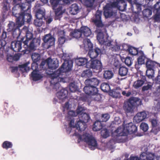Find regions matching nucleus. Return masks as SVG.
<instances>
[{
  "label": "nucleus",
  "mask_w": 160,
  "mask_h": 160,
  "mask_svg": "<svg viewBox=\"0 0 160 160\" xmlns=\"http://www.w3.org/2000/svg\"><path fill=\"white\" fill-rule=\"evenodd\" d=\"M139 56L137 59V63L136 62L135 65V68L136 69H139L140 65L145 64V61L146 62L147 59H149L146 57L142 51L139 52Z\"/></svg>",
  "instance_id": "11"
},
{
  "label": "nucleus",
  "mask_w": 160,
  "mask_h": 160,
  "mask_svg": "<svg viewBox=\"0 0 160 160\" xmlns=\"http://www.w3.org/2000/svg\"><path fill=\"white\" fill-rule=\"evenodd\" d=\"M154 81L156 84H159L160 86V75H158L155 78Z\"/></svg>",
  "instance_id": "63"
},
{
  "label": "nucleus",
  "mask_w": 160,
  "mask_h": 160,
  "mask_svg": "<svg viewBox=\"0 0 160 160\" xmlns=\"http://www.w3.org/2000/svg\"><path fill=\"white\" fill-rule=\"evenodd\" d=\"M70 12L72 15L76 14L79 12V7L77 4L76 3L72 4L70 7Z\"/></svg>",
  "instance_id": "32"
},
{
  "label": "nucleus",
  "mask_w": 160,
  "mask_h": 160,
  "mask_svg": "<svg viewBox=\"0 0 160 160\" xmlns=\"http://www.w3.org/2000/svg\"><path fill=\"white\" fill-rule=\"evenodd\" d=\"M146 81V77L145 76H142V79L137 80L134 82L133 86L135 88H138L142 86Z\"/></svg>",
  "instance_id": "23"
},
{
  "label": "nucleus",
  "mask_w": 160,
  "mask_h": 160,
  "mask_svg": "<svg viewBox=\"0 0 160 160\" xmlns=\"http://www.w3.org/2000/svg\"><path fill=\"white\" fill-rule=\"evenodd\" d=\"M31 69L33 71H38V64L37 62H33L32 64Z\"/></svg>",
  "instance_id": "54"
},
{
  "label": "nucleus",
  "mask_w": 160,
  "mask_h": 160,
  "mask_svg": "<svg viewBox=\"0 0 160 160\" xmlns=\"http://www.w3.org/2000/svg\"><path fill=\"white\" fill-rule=\"evenodd\" d=\"M152 11L150 9L146 8L142 11V14L144 17L148 18L152 14Z\"/></svg>",
  "instance_id": "46"
},
{
  "label": "nucleus",
  "mask_w": 160,
  "mask_h": 160,
  "mask_svg": "<svg viewBox=\"0 0 160 160\" xmlns=\"http://www.w3.org/2000/svg\"><path fill=\"white\" fill-rule=\"evenodd\" d=\"M83 91L85 93L90 96H95L100 97L98 93V88L95 87H92L89 85H86L83 88Z\"/></svg>",
  "instance_id": "10"
},
{
  "label": "nucleus",
  "mask_w": 160,
  "mask_h": 160,
  "mask_svg": "<svg viewBox=\"0 0 160 160\" xmlns=\"http://www.w3.org/2000/svg\"><path fill=\"white\" fill-rule=\"evenodd\" d=\"M110 115L108 113H106L102 114L99 120L101 122H106L110 118Z\"/></svg>",
  "instance_id": "48"
},
{
  "label": "nucleus",
  "mask_w": 160,
  "mask_h": 160,
  "mask_svg": "<svg viewBox=\"0 0 160 160\" xmlns=\"http://www.w3.org/2000/svg\"><path fill=\"white\" fill-rule=\"evenodd\" d=\"M147 116V114L144 111L138 112L134 117L133 121L137 123H139L145 119Z\"/></svg>",
  "instance_id": "13"
},
{
  "label": "nucleus",
  "mask_w": 160,
  "mask_h": 160,
  "mask_svg": "<svg viewBox=\"0 0 160 160\" xmlns=\"http://www.w3.org/2000/svg\"><path fill=\"white\" fill-rule=\"evenodd\" d=\"M123 128L124 129H126L128 133H134L136 132L137 130V127L134 125L132 122H130L127 124Z\"/></svg>",
  "instance_id": "17"
},
{
  "label": "nucleus",
  "mask_w": 160,
  "mask_h": 160,
  "mask_svg": "<svg viewBox=\"0 0 160 160\" xmlns=\"http://www.w3.org/2000/svg\"><path fill=\"white\" fill-rule=\"evenodd\" d=\"M112 72L110 70H106L104 71L103 77L106 79L109 80L111 79L113 76Z\"/></svg>",
  "instance_id": "37"
},
{
  "label": "nucleus",
  "mask_w": 160,
  "mask_h": 160,
  "mask_svg": "<svg viewBox=\"0 0 160 160\" xmlns=\"http://www.w3.org/2000/svg\"><path fill=\"white\" fill-rule=\"evenodd\" d=\"M2 146L3 148L7 149L9 148H12V144L11 142L8 141H5L3 142Z\"/></svg>",
  "instance_id": "45"
},
{
  "label": "nucleus",
  "mask_w": 160,
  "mask_h": 160,
  "mask_svg": "<svg viewBox=\"0 0 160 160\" xmlns=\"http://www.w3.org/2000/svg\"><path fill=\"white\" fill-rule=\"evenodd\" d=\"M43 47L46 49H48L54 45L55 38L50 33L45 35L43 38Z\"/></svg>",
  "instance_id": "8"
},
{
  "label": "nucleus",
  "mask_w": 160,
  "mask_h": 160,
  "mask_svg": "<svg viewBox=\"0 0 160 160\" xmlns=\"http://www.w3.org/2000/svg\"><path fill=\"white\" fill-rule=\"evenodd\" d=\"M124 61L125 64L128 66H130L132 63V60L131 58L127 57L125 58H123L122 59V61Z\"/></svg>",
  "instance_id": "44"
},
{
  "label": "nucleus",
  "mask_w": 160,
  "mask_h": 160,
  "mask_svg": "<svg viewBox=\"0 0 160 160\" xmlns=\"http://www.w3.org/2000/svg\"><path fill=\"white\" fill-rule=\"evenodd\" d=\"M141 101L138 98L132 97L124 103L123 108L127 113H132L135 107L141 105Z\"/></svg>",
  "instance_id": "4"
},
{
  "label": "nucleus",
  "mask_w": 160,
  "mask_h": 160,
  "mask_svg": "<svg viewBox=\"0 0 160 160\" xmlns=\"http://www.w3.org/2000/svg\"><path fill=\"white\" fill-rule=\"evenodd\" d=\"M31 77L33 81H37L42 78H43V76L39 73L38 70L33 71L31 73Z\"/></svg>",
  "instance_id": "25"
},
{
  "label": "nucleus",
  "mask_w": 160,
  "mask_h": 160,
  "mask_svg": "<svg viewBox=\"0 0 160 160\" xmlns=\"http://www.w3.org/2000/svg\"><path fill=\"white\" fill-rule=\"evenodd\" d=\"M140 128L144 131L146 132L148 129V125L145 123H142L140 125Z\"/></svg>",
  "instance_id": "53"
},
{
  "label": "nucleus",
  "mask_w": 160,
  "mask_h": 160,
  "mask_svg": "<svg viewBox=\"0 0 160 160\" xmlns=\"http://www.w3.org/2000/svg\"><path fill=\"white\" fill-rule=\"evenodd\" d=\"M68 115L74 117L77 115L76 112L74 111H69L68 112Z\"/></svg>",
  "instance_id": "61"
},
{
  "label": "nucleus",
  "mask_w": 160,
  "mask_h": 160,
  "mask_svg": "<svg viewBox=\"0 0 160 160\" xmlns=\"http://www.w3.org/2000/svg\"><path fill=\"white\" fill-rule=\"evenodd\" d=\"M9 3L6 1L3 2L2 10L3 12L4 13H5L6 12L8 11V6L9 5Z\"/></svg>",
  "instance_id": "56"
},
{
  "label": "nucleus",
  "mask_w": 160,
  "mask_h": 160,
  "mask_svg": "<svg viewBox=\"0 0 160 160\" xmlns=\"http://www.w3.org/2000/svg\"><path fill=\"white\" fill-rule=\"evenodd\" d=\"M152 86L151 84H147L146 85H144L142 88V91H145L152 89Z\"/></svg>",
  "instance_id": "55"
},
{
  "label": "nucleus",
  "mask_w": 160,
  "mask_h": 160,
  "mask_svg": "<svg viewBox=\"0 0 160 160\" xmlns=\"http://www.w3.org/2000/svg\"><path fill=\"white\" fill-rule=\"evenodd\" d=\"M42 19L37 18L34 20V24L37 27H40L41 26L43 23Z\"/></svg>",
  "instance_id": "51"
},
{
  "label": "nucleus",
  "mask_w": 160,
  "mask_h": 160,
  "mask_svg": "<svg viewBox=\"0 0 160 160\" xmlns=\"http://www.w3.org/2000/svg\"><path fill=\"white\" fill-rule=\"evenodd\" d=\"M19 26H20V25H18L17 23H16L12 22H10L8 24V28L7 29V30L9 32H12L16 28H18L19 27Z\"/></svg>",
  "instance_id": "33"
},
{
  "label": "nucleus",
  "mask_w": 160,
  "mask_h": 160,
  "mask_svg": "<svg viewBox=\"0 0 160 160\" xmlns=\"http://www.w3.org/2000/svg\"><path fill=\"white\" fill-rule=\"evenodd\" d=\"M31 58L33 62H37L40 59V55L38 53L34 52L32 54Z\"/></svg>",
  "instance_id": "42"
},
{
  "label": "nucleus",
  "mask_w": 160,
  "mask_h": 160,
  "mask_svg": "<svg viewBox=\"0 0 160 160\" xmlns=\"http://www.w3.org/2000/svg\"><path fill=\"white\" fill-rule=\"evenodd\" d=\"M25 38H21L22 41L24 44L23 47L26 50L31 52L34 51L36 48L40 45V40L38 38H34L30 40H24Z\"/></svg>",
  "instance_id": "6"
},
{
  "label": "nucleus",
  "mask_w": 160,
  "mask_h": 160,
  "mask_svg": "<svg viewBox=\"0 0 160 160\" xmlns=\"http://www.w3.org/2000/svg\"><path fill=\"white\" fill-rule=\"evenodd\" d=\"M12 35L13 37L18 38L20 35L21 31L19 27L18 28H16L15 29L12 31Z\"/></svg>",
  "instance_id": "49"
},
{
  "label": "nucleus",
  "mask_w": 160,
  "mask_h": 160,
  "mask_svg": "<svg viewBox=\"0 0 160 160\" xmlns=\"http://www.w3.org/2000/svg\"><path fill=\"white\" fill-rule=\"evenodd\" d=\"M100 82V80L97 78H92L86 80L84 83L86 85H89L97 87Z\"/></svg>",
  "instance_id": "15"
},
{
  "label": "nucleus",
  "mask_w": 160,
  "mask_h": 160,
  "mask_svg": "<svg viewBox=\"0 0 160 160\" xmlns=\"http://www.w3.org/2000/svg\"><path fill=\"white\" fill-rule=\"evenodd\" d=\"M61 1L62 0H50V2L52 7L53 9H55V8L57 7Z\"/></svg>",
  "instance_id": "47"
},
{
  "label": "nucleus",
  "mask_w": 160,
  "mask_h": 160,
  "mask_svg": "<svg viewBox=\"0 0 160 160\" xmlns=\"http://www.w3.org/2000/svg\"><path fill=\"white\" fill-rule=\"evenodd\" d=\"M102 128L101 122L99 120H96L93 125L92 129L94 131H97L101 130Z\"/></svg>",
  "instance_id": "31"
},
{
  "label": "nucleus",
  "mask_w": 160,
  "mask_h": 160,
  "mask_svg": "<svg viewBox=\"0 0 160 160\" xmlns=\"http://www.w3.org/2000/svg\"><path fill=\"white\" fill-rule=\"evenodd\" d=\"M22 30L24 31L26 33L25 40H30L33 39L32 32L30 31L27 27L24 26Z\"/></svg>",
  "instance_id": "24"
},
{
  "label": "nucleus",
  "mask_w": 160,
  "mask_h": 160,
  "mask_svg": "<svg viewBox=\"0 0 160 160\" xmlns=\"http://www.w3.org/2000/svg\"><path fill=\"white\" fill-rule=\"evenodd\" d=\"M82 38H85L89 36L91 34L90 29L87 26L81 27L80 28Z\"/></svg>",
  "instance_id": "19"
},
{
  "label": "nucleus",
  "mask_w": 160,
  "mask_h": 160,
  "mask_svg": "<svg viewBox=\"0 0 160 160\" xmlns=\"http://www.w3.org/2000/svg\"><path fill=\"white\" fill-rule=\"evenodd\" d=\"M128 72V69L125 67L122 66L119 68L118 73L122 76H124L127 75Z\"/></svg>",
  "instance_id": "35"
},
{
  "label": "nucleus",
  "mask_w": 160,
  "mask_h": 160,
  "mask_svg": "<svg viewBox=\"0 0 160 160\" xmlns=\"http://www.w3.org/2000/svg\"><path fill=\"white\" fill-rule=\"evenodd\" d=\"M85 110V109L84 107L78 105L76 110V112L77 115H79L80 114L84 113Z\"/></svg>",
  "instance_id": "50"
},
{
  "label": "nucleus",
  "mask_w": 160,
  "mask_h": 160,
  "mask_svg": "<svg viewBox=\"0 0 160 160\" xmlns=\"http://www.w3.org/2000/svg\"><path fill=\"white\" fill-rule=\"evenodd\" d=\"M150 121L151 123L152 127L153 128H155L157 126L158 122L156 119H150Z\"/></svg>",
  "instance_id": "57"
},
{
  "label": "nucleus",
  "mask_w": 160,
  "mask_h": 160,
  "mask_svg": "<svg viewBox=\"0 0 160 160\" xmlns=\"http://www.w3.org/2000/svg\"><path fill=\"white\" fill-rule=\"evenodd\" d=\"M28 64L29 63L26 62L23 64L19 65L18 67L20 68V70L22 72H27L30 70L29 67L28 66Z\"/></svg>",
  "instance_id": "38"
},
{
  "label": "nucleus",
  "mask_w": 160,
  "mask_h": 160,
  "mask_svg": "<svg viewBox=\"0 0 160 160\" xmlns=\"http://www.w3.org/2000/svg\"><path fill=\"white\" fill-rule=\"evenodd\" d=\"M127 50L130 54L132 55H136L138 54L137 49L132 46H128Z\"/></svg>",
  "instance_id": "40"
},
{
  "label": "nucleus",
  "mask_w": 160,
  "mask_h": 160,
  "mask_svg": "<svg viewBox=\"0 0 160 160\" xmlns=\"http://www.w3.org/2000/svg\"><path fill=\"white\" fill-rule=\"evenodd\" d=\"M101 89L104 92H108L110 90L109 84L107 83H102L101 85Z\"/></svg>",
  "instance_id": "39"
},
{
  "label": "nucleus",
  "mask_w": 160,
  "mask_h": 160,
  "mask_svg": "<svg viewBox=\"0 0 160 160\" xmlns=\"http://www.w3.org/2000/svg\"><path fill=\"white\" fill-rule=\"evenodd\" d=\"M68 94V91L65 89H63L58 92L57 93V97L60 100H61L62 102L64 101Z\"/></svg>",
  "instance_id": "20"
},
{
  "label": "nucleus",
  "mask_w": 160,
  "mask_h": 160,
  "mask_svg": "<svg viewBox=\"0 0 160 160\" xmlns=\"http://www.w3.org/2000/svg\"><path fill=\"white\" fill-rule=\"evenodd\" d=\"M18 111L17 109L15 108L13 106L11 107L10 108L9 113L11 114H14Z\"/></svg>",
  "instance_id": "62"
},
{
  "label": "nucleus",
  "mask_w": 160,
  "mask_h": 160,
  "mask_svg": "<svg viewBox=\"0 0 160 160\" xmlns=\"http://www.w3.org/2000/svg\"><path fill=\"white\" fill-rule=\"evenodd\" d=\"M111 4L107 3L103 7V14L106 18L111 17L113 16V8L118 7V9L122 11L125 10L127 7V4L125 0H116ZM131 5V8L134 11V7H135L137 11L136 13H139L141 11V5L138 3L137 0H126Z\"/></svg>",
  "instance_id": "1"
},
{
  "label": "nucleus",
  "mask_w": 160,
  "mask_h": 160,
  "mask_svg": "<svg viewBox=\"0 0 160 160\" xmlns=\"http://www.w3.org/2000/svg\"><path fill=\"white\" fill-rule=\"evenodd\" d=\"M122 94L124 96H126L127 97H128L130 96V95L131 94V91H128V92H126L125 91H122L121 92Z\"/></svg>",
  "instance_id": "60"
},
{
  "label": "nucleus",
  "mask_w": 160,
  "mask_h": 160,
  "mask_svg": "<svg viewBox=\"0 0 160 160\" xmlns=\"http://www.w3.org/2000/svg\"><path fill=\"white\" fill-rule=\"evenodd\" d=\"M145 63L147 69H155L158 67H159L160 65V64L156 62L152 61L150 59H147Z\"/></svg>",
  "instance_id": "18"
},
{
  "label": "nucleus",
  "mask_w": 160,
  "mask_h": 160,
  "mask_svg": "<svg viewBox=\"0 0 160 160\" xmlns=\"http://www.w3.org/2000/svg\"><path fill=\"white\" fill-rule=\"evenodd\" d=\"M86 67L88 68L94 69L100 71L102 70V64L100 61L97 59H91L87 63Z\"/></svg>",
  "instance_id": "9"
},
{
  "label": "nucleus",
  "mask_w": 160,
  "mask_h": 160,
  "mask_svg": "<svg viewBox=\"0 0 160 160\" xmlns=\"http://www.w3.org/2000/svg\"><path fill=\"white\" fill-rule=\"evenodd\" d=\"M75 127L77 129L82 132L85 130L87 127V125L86 122L79 120L75 124Z\"/></svg>",
  "instance_id": "21"
},
{
  "label": "nucleus",
  "mask_w": 160,
  "mask_h": 160,
  "mask_svg": "<svg viewBox=\"0 0 160 160\" xmlns=\"http://www.w3.org/2000/svg\"><path fill=\"white\" fill-rule=\"evenodd\" d=\"M66 53H63L61 58L64 60L61 67L57 71L51 74L50 76L51 78L50 81V85L53 89L58 90L60 88L59 79L61 81L62 78H60L59 76L62 72H66L71 70L72 66V62L71 60H67L66 58Z\"/></svg>",
  "instance_id": "3"
},
{
  "label": "nucleus",
  "mask_w": 160,
  "mask_h": 160,
  "mask_svg": "<svg viewBox=\"0 0 160 160\" xmlns=\"http://www.w3.org/2000/svg\"><path fill=\"white\" fill-rule=\"evenodd\" d=\"M78 117L79 120L86 123L88 122L90 119L89 114L85 112L79 115Z\"/></svg>",
  "instance_id": "26"
},
{
  "label": "nucleus",
  "mask_w": 160,
  "mask_h": 160,
  "mask_svg": "<svg viewBox=\"0 0 160 160\" xmlns=\"http://www.w3.org/2000/svg\"><path fill=\"white\" fill-rule=\"evenodd\" d=\"M122 90L119 87H117L110 92V94L113 97L118 98L121 97V93Z\"/></svg>",
  "instance_id": "22"
},
{
  "label": "nucleus",
  "mask_w": 160,
  "mask_h": 160,
  "mask_svg": "<svg viewBox=\"0 0 160 160\" xmlns=\"http://www.w3.org/2000/svg\"><path fill=\"white\" fill-rule=\"evenodd\" d=\"M123 129H124V128H123L121 127H119L114 132V133L116 134L115 135L117 137H118L123 135Z\"/></svg>",
  "instance_id": "43"
},
{
  "label": "nucleus",
  "mask_w": 160,
  "mask_h": 160,
  "mask_svg": "<svg viewBox=\"0 0 160 160\" xmlns=\"http://www.w3.org/2000/svg\"><path fill=\"white\" fill-rule=\"evenodd\" d=\"M45 62L47 63L49 69L54 70L58 67L59 65L58 61H53L50 58H47Z\"/></svg>",
  "instance_id": "16"
},
{
  "label": "nucleus",
  "mask_w": 160,
  "mask_h": 160,
  "mask_svg": "<svg viewBox=\"0 0 160 160\" xmlns=\"http://www.w3.org/2000/svg\"><path fill=\"white\" fill-rule=\"evenodd\" d=\"M97 38L101 44H104L107 40V38H104V35L103 33L101 32H99L98 33L97 36Z\"/></svg>",
  "instance_id": "28"
},
{
  "label": "nucleus",
  "mask_w": 160,
  "mask_h": 160,
  "mask_svg": "<svg viewBox=\"0 0 160 160\" xmlns=\"http://www.w3.org/2000/svg\"><path fill=\"white\" fill-rule=\"evenodd\" d=\"M35 16L37 18L42 19L45 18V10L44 8H41L36 11Z\"/></svg>",
  "instance_id": "27"
},
{
  "label": "nucleus",
  "mask_w": 160,
  "mask_h": 160,
  "mask_svg": "<svg viewBox=\"0 0 160 160\" xmlns=\"http://www.w3.org/2000/svg\"><path fill=\"white\" fill-rule=\"evenodd\" d=\"M82 140L88 144L91 150L95 149L98 146L97 141L94 138L89 134L85 133L79 136L78 140L80 141Z\"/></svg>",
  "instance_id": "5"
},
{
  "label": "nucleus",
  "mask_w": 160,
  "mask_h": 160,
  "mask_svg": "<svg viewBox=\"0 0 160 160\" xmlns=\"http://www.w3.org/2000/svg\"><path fill=\"white\" fill-rule=\"evenodd\" d=\"M124 160H139V159L137 156H131L129 158L124 159Z\"/></svg>",
  "instance_id": "64"
},
{
  "label": "nucleus",
  "mask_w": 160,
  "mask_h": 160,
  "mask_svg": "<svg viewBox=\"0 0 160 160\" xmlns=\"http://www.w3.org/2000/svg\"><path fill=\"white\" fill-rule=\"evenodd\" d=\"M102 12L99 10L97 11L95 15V18L93 22L98 27H102L103 26L101 21V16Z\"/></svg>",
  "instance_id": "12"
},
{
  "label": "nucleus",
  "mask_w": 160,
  "mask_h": 160,
  "mask_svg": "<svg viewBox=\"0 0 160 160\" xmlns=\"http://www.w3.org/2000/svg\"><path fill=\"white\" fill-rule=\"evenodd\" d=\"M66 41L65 38L63 36L60 37L58 38V43L59 46H60L62 45Z\"/></svg>",
  "instance_id": "52"
},
{
  "label": "nucleus",
  "mask_w": 160,
  "mask_h": 160,
  "mask_svg": "<svg viewBox=\"0 0 160 160\" xmlns=\"http://www.w3.org/2000/svg\"><path fill=\"white\" fill-rule=\"evenodd\" d=\"M154 71L153 69H147L146 71V75L148 78L152 79L154 77Z\"/></svg>",
  "instance_id": "41"
},
{
  "label": "nucleus",
  "mask_w": 160,
  "mask_h": 160,
  "mask_svg": "<svg viewBox=\"0 0 160 160\" xmlns=\"http://www.w3.org/2000/svg\"><path fill=\"white\" fill-rule=\"evenodd\" d=\"M23 41L21 40L20 41H13L11 43V48L15 52H19L21 50L22 47V44Z\"/></svg>",
  "instance_id": "14"
},
{
  "label": "nucleus",
  "mask_w": 160,
  "mask_h": 160,
  "mask_svg": "<svg viewBox=\"0 0 160 160\" xmlns=\"http://www.w3.org/2000/svg\"><path fill=\"white\" fill-rule=\"evenodd\" d=\"M151 156L145 152H142L139 158V160H154L153 156L151 155Z\"/></svg>",
  "instance_id": "30"
},
{
  "label": "nucleus",
  "mask_w": 160,
  "mask_h": 160,
  "mask_svg": "<svg viewBox=\"0 0 160 160\" xmlns=\"http://www.w3.org/2000/svg\"><path fill=\"white\" fill-rule=\"evenodd\" d=\"M87 45L88 50V55L91 59L95 58L101 52V50L98 48H95L94 50L93 49V44L90 42V40L88 39L87 40Z\"/></svg>",
  "instance_id": "7"
},
{
  "label": "nucleus",
  "mask_w": 160,
  "mask_h": 160,
  "mask_svg": "<svg viewBox=\"0 0 160 160\" xmlns=\"http://www.w3.org/2000/svg\"><path fill=\"white\" fill-rule=\"evenodd\" d=\"M30 8L28 3L17 4L12 8V14L16 18V23L20 26L24 24L25 22L28 23L31 21L32 17Z\"/></svg>",
  "instance_id": "2"
},
{
  "label": "nucleus",
  "mask_w": 160,
  "mask_h": 160,
  "mask_svg": "<svg viewBox=\"0 0 160 160\" xmlns=\"http://www.w3.org/2000/svg\"><path fill=\"white\" fill-rule=\"evenodd\" d=\"M120 66V63L118 60L115 61L113 66V68L114 69H116L119 68Z\"/></svg>",
  "instance_id": "58"
},
{
  "label": "nucleus",
  "mask_w": 160,
  "mask_h": 160,
  "mask_svg": "<svg viewBox=\"0 0 160 160\" xmlns=\"http://www.w3.org/2000/svg\"><path fill=\"white\" fill-rule=\"evenodd\" d=\"M77 64L78 66H82L86 65L88 62V59L86 58H79L76 60Z\"/></svg>",
  "instance_id": "29"
},
{
  "label": "nucleus",
  "mask_w": 160,
  "mask_h": 160,
  "mask_svg": "<svg viewBox=\"0 0 160 160\" xmlns=\"http://www.w3.org/2000/svg\"><path fill=\"white\" fill-rule=\"evenodd\" d=\"M70 36L76 38H82V35L80 29L75 30L74 32H70Z\"/></svg>",
  "instance_id": "34"
},
{
  "label": "nucleus",
  "mask_w": 160,
  "mask_h": 160,
  "mask_svg": "<svg viewBox=\"0 0 160 160\" xmlns=\"http://www.w3.org/2000/svg\"><path fill=\"white\" fill-rule=\"evenodd\" d=\"M92 75V71L90 69H86L83 71L81 74L82 77L88 78L91 77Z\"/></svg>",
  "instance_id": "36"
},
{
  "label": "nucleus",
  "mask_w": 160,
  "mask_h": 160,
  "mask_svg": "<svg viewBox=\"0 0 160 160\" xmlns=\"http://www.w3.org/2000/svg\"><path fill=\"white\" fill-rule=\"evenodd\" d=\"M75 84L73 83H71L69 86V89L71 92H73L76 90Z\"/></svg>",
  "instance_id": "59"
}]
</instances>
